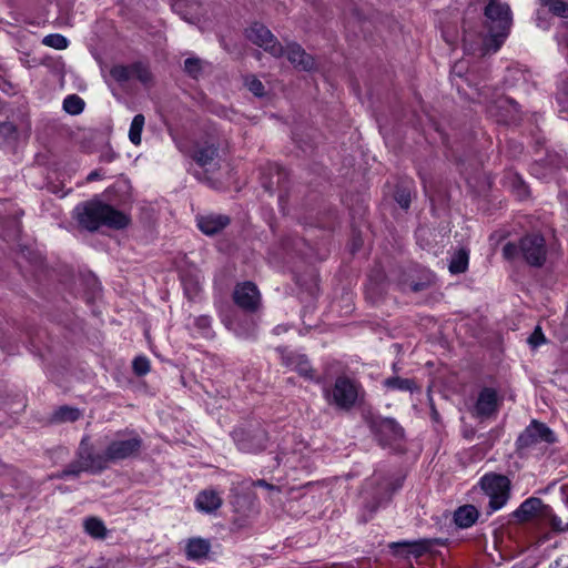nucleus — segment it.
I'll use <instances>...</instances> for the list:
<instances>
[{"label":"nucleus","mask_w":568,"mask_h":568,"mask_svg":"<svg viewBox=\"0 0 568 568\" xmlns=\"http://www.w3.org/2000/svg\"><path fill=\"white\" fill-rule=\"evenodd\" d=\"M558 438L555 432L544 422L531 419L528 426L515 440V452L520 457H528L539 445H552Z\"/></svg>","instance_id":"obj_7"},{"label":"nucleus","mask_w":568,"mask_h":568,"mask_svg":"<svg viewBox=\"0 0 568 568\" xmlns=\"http://www.w3.org/2000/svg\"><path fill=\"white\" fill-rule=\"evenodd\" d=\"M476 430L474 428H466L463 433L464 438L467 440H473L475 438Z\"/></svg>","instance_id":"obj_47"},{"label":"nucleus","mask_w":568,"mask_h":568,"mask_svg":"<svg viewBox=\"0 0 568 568\" xmlns=\"http://www.w3.org/2000/svg\"><path fill=\"white\" fill-rule=\"evenodd\" d=\"M560 523H561V521H560V519H558L557 517H554V518H552V527H554L555 529L562 530V529L559 527Z\"/></svg>","instance_id":"obj_49"},{"label":"nucleus","mask_w":568,"mask_h":568,"mask_svg":"<svg viewBox=\"0 0 568 568\" xmlns=\"http://www.w3.org/2000/svg\"><path fill=\"white\" fill-rule=\"evenodd\" d=\"M194 326L199 329L200 334L204 337H211L212 332V318L207 315H201L194 320Z\"/></svg>","instance_id":"obj_32"},{"label":"nucleus","mask_w":568,"mask_h":568,"mask_svg":"<svg viewBox=\"0 0 568 568\" xmlns=\"http://www.w3.org/2000/svg\"><path fill=\"white\" fill-rule=\"evenodd\" d=\"M79 224L88 231H95L101 225L112 229H124L129 217L109 204L100 201H90L75 207Z\"/></svg>","instance_id":"obj_5"},{"label":"nucleus","mask_w":568,"mask_h":568,"mask_svg":"<svg viewBox=\"0 0 568 568\" xmlns=\"http://www.w3.org/2000/svg\"><path fill=\"white\" fill-rule=\"evenodd\" d=\"M503 254L507 260H513L520 254L529 265L541 266L547 254L545 239L539 234L526 235L519 241V245L507 243Z\"/></svg>","instance_id":"obj_9"},{"label":"nucleus","mask_w":568,"mask_h":568,"mask_svg":"<svg viewBox=\"0 0 568 568\" xmlns=\"http://www.w3.org/2000/svg\"><path fill=\"white\" fill-rule=\"evenodd\" d=\"M295 67L310 71L314 68V59L307 54L300 44L291 43L284 49V54Z\"/></svg>","instance_id":"obj_18"},{"label":"nucleus","mask_w":568,"mask_h":568,"mask_svg":"<svg viewBox=\"0 0 568 568\" xmlns=\"http://www.w3.org/2000/svg\"><path fill=\"white\" fill-rule=\"evenodd\" d=\"M384 386L388 388H395L398 390H413L414 388H416V385L412 379L399 377L386 378L384 381Z\"/></svg>","instance_id":"obj_30"},{"label":"nucleus","mask_w":568,"mask_h":568,"mask_svg":"<svg viewBox=\"0 0 568 568\" xmlns=\"http://www.w3.org/2000/svg\"><path fill=\"white\" fill-rule=\"evenodd\" d=\"M145 118L143 114H136L130 125L129 140L134 145L141 144V134L144 128Z\"/></svg>","instance_id":"obj_27"},{"label":"nucleus","mask_w":568,"mask_h":568,"mask_svg":"<svg viewBox=\"0 0 568 568\" xmlns=\"http://www.w3.org/2000/svg\"><path fill=\"white\" fill-rule=\"evenodd\" d=\"M234 303L245 312H255L261 303V294L252 282L239 283L233 291Z\"/></svg>","instance_id":"obj_13"},{"label":"nucleus","mask_w":568,"mask_h":568,"mask_svg":"<svg viewBox=\"0 0 568 568\" xmlns=\"http://www.w3.org/2000/svg\"><path fill=\"white\" fill-rule=\"evenodd\" d=\"M246 37L254 44L263 48L265 51H268L274 57H282L284 54V48L263 24H253L246 30Z\"/></svg>","instance_id":"obj_12"},{"label":"nucleus","mask_w":568,"mask_h":568,"mask_svg":"<svg viewBox=\"0 0 568 568\" xmlns=\"http://www.w3.org/2000/svg\"><path fill=\"white\" fill-rule=\"evenodd\" d=\"M115 159V154L113 152H108L102 155V160L105 162H112Z\"/></svg>","instance_id":"obj_48"},{"label":"nucleus","mask_w":568,"mask_h":568,"mask_svg":"<svg viewBox=\"0 0 568 568\" xmlns=\"http://www.w3.org/2000/svg\"><path fill=\"white\" fill-rule=\"evenodd\" d=\"M211 549L209 540L201 537H193L187 540L185 547L186 557L191 560H199L205 558Z\"/></svg>","instance_id":"obj_21"},{"label":"nucleus","mask_w":568,"mask_h":568,"mask_svg":"<svg viewBox=\"0 0 568 568\" xmlns=\"http://www.w3.org/2000/svg\"><path fill=\"white\" fill-rule=\"evenodd\" d=\"M479 485L483 491L489 497L490 511L501 509L509 499L510 495V479L501 474L487 473L480 480Z\"/></svg>","instance_id":"obj_11"},{"label":"nucleus","mask_w":568,"mask_h":568,"mask_svg":"<svg viewBox=\"0 0 568 568\" xmlns=\"http://www.w3.org/2000/svg\"><path fill=\"white\" fill-rule=\"evenodd\" d=\"M232 437L244 453H258L266 448L268 435L260 422H246L234 428Z\"/></svg>","instance_id":"obj_10"},{"label":"nucleus","mask_w":568,"mask_h":568,"mask_svg":"<svg viewBox=\"0 0 568 568\" xmlns=\"http://www.w3.org/2000/svg\"><path fill=\"white\" fill-rule=\"evenodd\" d=\"M84 109V101L77 94L68 95L63 101V110L72 115L80 114Z\"/></svg>","instance_id":"obj_28"},{"label":"nucleus","mask_w":568,"mask_h":568,"mask_svg":"<svg viewBox=\"0 0 568 568\" xmlns=\"http://www.w3.org/2000/svg\"><path fill=\"white\" fill-rule=\"evenodd\" d=\"M42 43L47 47L57 49V50H64L69 45V40L59 33H52L48 34L43 38Z\"/></svg>","instance_id":"obj_29"},{"label":"nucleus","mask_w":568,"mask_h":568,"mask_svg":"<svg viewBox=\"0 0 568 568\" xmlns=\"http://www.w3.org/2000/svg\"><path fill=\"white\" fill-rule=\"evenodd\" d=\"M197 227L206 235H214L223 231L231 222L224 214L210 213L196 219Z\"/></svg>","instance_id":"obj_15"},{"label":"nucleus","mask_w":568,"mask_h":568,"mask_svg":"<svg viewBox=\"0 0 568 568\" xmlns=\"http://www.w3.org/2000/svg\"><path fill=\"white\" fill-rule=\"evenodd\" d=\"M131 73L132 79L135 78L144 84L149 83L152 79L149 68L141 62L131 64Z\"/></svg>","instance_id":"obj_31"},{"label":"nucleus","mask_w":568,"mask_h":568,"mask_svg":"<svg viewBox=\"0 0 568 568\" xmlns=\"http://www.w3.org/2000/svg\"><path fill=\"white\" fill-rule=\"evenodd\" d=\"M254 486L255 487H263V488H266V489H270V490H278L277 487H275L274 485L267 483L265 479H257L256 481H254Z\"/></svg>","instance_id":"obj_45"},{"label":"nucleus","mask_w":568,"mask_h":568,"mask_svg":"<svg viewBox=\"0 0 568 568\" xmlns=\"http://www.w3.org/2000/svg\"><path fill=\"white\" fill-rule=\"evenodd\" d=\"M479 517L478 509L470 504L459 506L454 511V523L458 528L466 529L476 524Z\"/></svg>","instance_id":"obj_19"},{"label":"nucleus","mask_w":568,"mask_h":568,"mask_svg":"<svg viewBox=\"0 0 568 568\" xmlns=\"http://www.w3.org/2000/svg\"><path fill=\"white\" fill-rule=\"evenodd\" d=\"M528 343L532 347H537L540 344L545 343V336H544L540 327L535 328L534 333L528 338Z\"/></svg>","instance_id":"obj_42"},{"label":"nucleus","mask_w":568,"mask_h":568,"mask_svg":"<svg viewBox=\"0 0 568 568\" xmlns=\"http://www.w3.org/2000/svg\"><path fill=\"white\" fill-rule=\"evenodd\" d=\"M395 200L402 209L407 210L410 205L409 190L406 187L397 189L395 193Z\"/></svg>","instance_id":"obj_39"},{"label":"nucleus","mask_w":568,"mask_h":568,"mask_svg":"<svg viewBox=\"0 0 568 568\" xmlns=\"http://www.w3.org/2000/svg\"><path fill=\"white\" fill-rule=\"evenodd\" d=\"M557 102L560 111L568 112V81H564L557 92Z\"/></svg>","instance_id":"obj_38"},{"label":"nucleus","mask_w":568,"mask_h":568,"mask_svg":"<svg viewBox=\"0 0 568 568\" xmlns=\"http://www.w3.org/2000/svg\"><path fill=\"white\" fill-rule=\"evenodd\" d=\"M132 367L136 375H145L150 371V361L145 356H138L134 358Z\"/></svg>","instance_id":"obj_37"},{"label":"nucleus","mask_w":568,"mask_h":568,"mask_svg":"<svg viewBox=\"0 0 568 568\" xmlns=\"http://www.w3.org/2000/svg\"><path fill=\"white\" fill-rule=\"evenodd\" d=\"M84 530L94 538H104L106 536L104 523L97 517H89L84 520Z\"/></svg>","instance_id":"obj_26"},{"label":"nucleus","mask_w":568,"mask_h":568,"mask_svg":"<svg viewBox=\"0 0 568 568\" xmlns=\"http://www.w3.org/2000/svg\"><path fill=\"white\" fill-rule=\"evenodd\" d=\"M143 448V439L134 429H123L115 433L114 438L105 446L106 456L111 464H118L126 459L140 456Z\"/></svg>","instance_id":"obj_8"},{"label":"nucleus","mask_w":568,"mask_h":568,"mask_svg":"<svg viewBox=\"0 0 568 568\" xmlns=\"http://www.w3.org/2000/svg\"><path fill=\"white\" fill-rule=\"evenodd\" d=\"M278 352L281 354L282 363L292 369L296 366V359L295 357H302V354H297L293 351H287L286 348H278Z\"/></svg>","instance_id":"obj_36"},{"label":"nucleus","mask_w":568,"mask_h":568,"mask_svg":"<svg viewBox=\"0 0 568 568\" xmlns=\"http://www.w3.org/2000/svg\"><path fill=\"white\" fill-rule=\"evenodd\" d=\"M183 285L187 295H196L200 291V282L197 280L183 278Z\"/></svg>","instance_id":"obj_43"},{"label":"nucleus","mask_w":568,"mask_h":568,"mask_svg":"<svg viewBox=\"0 0 568 568\" xmlns=\"http://www.w3.org/2000/svg\"><path fill=\"white\" fill-rule=\"evenodd\" d=\"M112 78L119 82L132 79L131 65H114L110 71Z\"/></svg>","instance_id":"obj_33"},{"label":"nucleus","mask_w":568,"mask_h":568,"mask_svg":"<svg viewBox=\"0 0 568 568\" xmlns=\"http://www.w3.org/2000/svg\"><path fill=\"white\" fill-rule=\"evenodd\" d=\"M217 155V149L213 145H205L199 148L194 154L193 159L201 166H206L213 163Z\"/></svg>","instance_id":"obj_25"},{"label":"nucleus","mask_w":568,"mask_h":568,"mask_svg":"<svg viewBox=\"0 0 568 568\" xmlns=\"http://www.w3.org/2000/svg\"><path fill=\"white\" fill-rule=\"evenodd\" d=\"M295 359H296V366L294 369L300 373V375L311 378L312 369H311V366H310V363H308V359L306 358V356L303 355L302 357H295Z\"/></svg>","instance_id":"obj_41"},{"label":"nucleus","mask_w":568,"mask_h":568,"mask_svg":"<svg viewBox=\"0 0 568 568\" xmlns=\"http://www.w3.org/2000/svg\"><path fill=\"white\" fill-rule=\"evenodd\" d=\"M184 70L192 78H197L202 71V62L196 58H187L184 61Z\"/></svg>","instance_id":"obj_34"},{"label":"nucleus","mask_w":568,"mask_h":568,"mask_svg":"<svg viewBox=\"0 0 568 568\" xmlns=\"http://www.w3.org/2000/svg\"><path fill=\"white\" fill-rule=\"evenodd\" d=\"M430 394L432 393H427L428 397H429V404H430V417H432V420L435 422V423H439L440 422V415L438 413V410L436 409L434 403H433V398L430 397Z\"/></svg>","instance_id":"obj_44"},{"label":"nucleus","mask_w":568,"mask_h":568,"mask_svg":"<svg viewBox=\"0 0 568 568\" xmlns=\"http://www.w3.org/2000/svg\"><path fill=\"white\" fill-rule=\"evenodd\" d=\"M328 405L339 410H349L358 399V393H324Z\"/></svg>","instance_id":"obj_20"},{"label":"nucleus","mask_w":568,"mask_h":568,"mask_svg":"<svg viewBox=\"0 0 568 568\" xmlns=\"http://www.w3.org/2000/svg\"><path fill=\"white\" fill-rule=\"evenodd\" d=\"M110 465L111 462L106 456V449L104 448V450L101 452L97 450L90 437L85 435L82 437L75 452V459L52 477L65 479L68 477H79L81 473L99 475L106 470Z\"/></svg>","instance_id":"obj_3"},{"label":"nucleus","mask_w":568,"mask_h":568,"mask_svg":"<svg viewBox=\"0 0 568 568\" xmlns=\"http://www.w3.org/2000/svg\"><path fill=\"white\" fill-rule=\"evenodd\" d=\"M501 400L503 398L498 396V393H478V398L470 413L481 422L496 417Z\"/></svg>","instance_id":"obj_14"},{"label":"nucleus","mask_w":568,"mask_h":568,"mask_svg":"<svg viewBox=\"0 0 568 568\" xmlns=\"http://www.w3.org/2000/svg\"><path fill=\"white\" fill-rule=\"evenodd\" d=\"M101 172L99 170H94L92 171L88 176H87V181L88 182H93L95 180H99L101 179Z\"/></svg>","instance_id":"obj_46"},{"label":"nucleus","mask_w":568,"mask_h":568,"mask_svg":"<svg viewBox=\"0 0 568 568\" xmlns=\"http://www.w3.org/2000/svg\"><path fill=\"white\" fill-rule=\"evenodd\" d=\"M223 499L220 494L213 489L201 490L194 500V507L203 514H212L221 508Z\"/></svg>","instance_id":"obj_17"},{"label":"nucleus","mask_w":568,"mask_h":568,"mask_svg":"<svg viewBox=\"0 0 568 568\" xmlns=\"http://www.w3.org/2000/svg\"><path fill=\"white\" fill-rule=\"evenodd\" d=\"M404 485V477L388 471L376 470L366 480L363 508L367 513L364 521L371 520L381 507L386 506Z\"/></svg>","instance_id":"obj_2"},{"label":"nucleus","mask_w":568,"mask_h":568,"mask_svg":"<svg viewBox=\"0 0 568 568\" xmlns=\"http://www.w3.org/2000/svg\"><path fill=\"white\" fill-rule=\"evenodd\" d=\"M245 85L255 97L264 95V85L257 78L250 75L245 79Z\"/></svg>","instance_id":"obj_35"},{"label":"nucleus","mask_w":568,"mask_h":568,"mask_svg":"<svg viewBox=\"0 0 568 568\" xmlns=\"http://www.w3.org/2000/svg\"><path fill=\"white\" fill-rule=\"evenodd\" d=\"M18 139V131L11 122L0 123V146L12 148Z\"/></svg>","instance_id":"obj_23"},{"label":"nucleus","mask_w":568,"mask_h":568,"mask_svg":"<svg viewBox=\"0 0 568 568\" xmlns=\"http://www.w3.org/2000/svg\"><path fill=\"white\" fill-rule=\"evenodd\" d=\"M334 390H357V385L355 381L351 379L347 376H341L336 379Z\"/></svg>","instance_id":"obj_40"},{"label":"nucleus","mask_w":568,"mask_h":568,"mask_svg":"<svg viewBox=\"0 0 568 568\" xmlns=\"http://www.w3.org/2000/svg\"><path fill=\"white\" fill-rule=\"evenodd\" d=\"M487 36L475 47L469 37L464 39L465 51L471 54L486 55L497 52L509 34L513 16L508 3L500 0H489L484 10Z\"/></svg>","instance_id":"obj_1"},{"label":"nucleus","mask_w":568,"mask_h":568,"mask_svg":"<svg viewBox=\"0 0 568 568\" xmlns=\"http://www.w3.org/2000/svg\"><path fill=\"white\" fill-rule=\"evenodd\" d=\"M544 508H546V505L540 498L529 497L511 515L517 521L527 523L541 514Z\"/></svg>","instance_id":"obj_16"},{"label":"nucleus","mask_w":568,"mask_h":568,"mask_svg":"<svg viewBox=\"0 0 568 568\" xmlns=\"http://www.w3.org/2000/svg\"><path fill=\"white\" fill-rule=\"evenodd\" d=\"M448 544V539L444 538H419L416 540H398L390 541L387 544L388 554L397 559H402L407 562V568H415L412 559L419 562V559L429 556L435 558L439 551L436 547H445Z\"/></svg>","instance_id":"obj_6"},{"label":"nucleus","mask_w":568,"mask_h":568,"mask_svg":"<svg viewBox=\"0 0 568 568\" xmlns=\"http://www.w3.org/2000/svg\"><path fill=\"white\" fill-rule=\"evenodd\" d=\"M469 254L465 248L454 253L449 262V272L453 274L464 273L468 267Z\"/></svg>","instance_id":"obj_24"},{"label":"nucleus","mask_w":568,"mask_h":568,"mask_svg":"<svg viewBox=\"0 0 568 568\" xmlns=\"http://www.w3.org/2000/svg\"><path fill=\"white\" fill-rule=\"evenodd\" d=\"M81 412L68 405L60 406L52 414V422L55 423H67V422H75L80 418Z\"/></svg>","instance_id":"obj_22"},{"label":"nucleus","mask_w":568,"mask_h":568,"mask_svg":"<svg viewBox=\"0 0 568 568\" xmlns=\"http://www.w3.org/2000/svg\"><path fill=\"white\" fill-rule=\"evenodd\" d=\"M363 420L379 447L396 454L405 453V429L395 418L367 412L363 414Z\"/></svg>","instance_id":"obj_4"}]
</instances>
